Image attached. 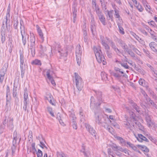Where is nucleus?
I'll use <instances>...</instances> for the list:
<instances>
[{
	"mask_svg": "<svg viewBox=\"0 0 157 157\" xmlns=\"http://www.w3.org/2000/svg\"><path fill=\"white\" fill-rule=\"evenodd\" d=\"M94 111V118L96 123L102 126L106 122H108V119L103 117L101 114V111L99 107L93 108Z\"/></svg>",
	"mask_w": 157,
	"mask_h": 157,
	"instance_id": "obj_1",
	"label": "nucleus"
},
{
	"mask_svg": "<svg viewBox=\"0 0 157 157\" xmlns=\"http://www.w3.org/2000/svg\"><path fill=\"white\" fill-rule=\"evenodd\" d=\"M95 93L94 96L96 98L98 102H97L95 101V99L93 96L90 98V106L92 108H98L101 105V103L102 101V92L100 90H93Z\"/></svg>",
	"mask_w": 157,
	"mask_h": 157,
	"instance_id": "obj_2",
	"label": "nucleus"
},
{
	"mask_svg": "<svg viewBox=\"0 0 157 157\" xmlns=\"http://www.w3.org/2000/svg\"><path fill=\"white\" fill-rule=\"evenodd\" d=\"M13 118L5 116L3 119L2 124L0 127V134H2L5 130L6 125V124L7 128L10 130L12 131L14 128L13 124Z\"/></svg>",
	"mask_w": 157,
	"mask_h": 157,
	"instance_id": "obj_3",
	"label": "nucleus"
},
{
	"mask_svg": "<svg viewBox=\"0 0 157 157\" xmlns=\"http://www.w3.org/2000/svg\"><path fill=\"white\" fill-rule=\"evenodd\" d=\"M114 71L112 72L111 74L115 78V79L121 83H122L121 78L124 77L126 78H128V76L124 73L123 70L117 67H115Z\"/></svg>",
	"mask_w": 157,
	"mask_h": 157,
	"instance_id": "obj_4",
	"label": "nucleus"
},
{
	"mask_svg": "<svg viewBox=\"0 0 157 157\" xmlns=\"http://www.w3.org/2000/svg\"><path fill=\"white\" fill-rule=\"evenodd\" d=\"M94 51L96 59L98 62L99 63H101L104 65H105L106 63V61H105V59L104 56L102 54L101 49L99 48H97L94 47Z\"/></svg>",
	"mask_w": 157,
	"mask_h": 157,
	"instance_id": "obj_5",
	"label": "nucleus"
},
{
	"mask_svg": "<svg viewBox=\"0 0 157 157\" xmlns=\"http://www.w3.org/2000/svg\"><path fill=\"white\" fill-rule=\"evenodd\" d=\"M20 29L21 30V33L22 36V40L23 44L24 46H25L27 42V37L28 39L29 36L27 34L25 30V28L24 23L22 19L20 21Z\"/></svg>",
	"mask_w": 157,
	"mask_h": 157,
	"instance_id": "obj_6",
	"label": "nucleus"
},
{
	"mask_svg": "<svg viewBox=\"0 0 157 157\" xmlns=\"http://www.w3.org/2000/svg\"><path fill=\"white\" fill-rule=\"evenodd\" d=\"M75 82L76 87L79 91H81L83 86V82L81 78L79 75L75 72Z\"/></svg>",
	"mask_w": 157,
	"mask_h": 157,
	"instance_id": "obj_7",
	"label": "nucleus"
},
{
	"mask_svg": "<svg viewBox=\"0 0 157 157\" xmlns=\"http://www.w3.org/2000/svg\"><path fill=\"white\" fill-rule=\"evenodd\" d=\"M20 63L21 70V75L22 78L24 77L25 71V66L24 64V58L23 54L20 52Z\"/></svg>",
	"mask_w": 157,
	"mask_h": 157,
	"instance_id": "obj_8",
	"label": "nucleus"
},
{
	"mask_svg": "<svg viewBox=\"0 0 157 157\" xmlns=\"http://www.w3.org/2000/svg\"><path fill=\"white\" fill-rule=\"evenodd\" d=\"M29 103L28 90L27 88L25 87L24 90L23 108L25 111L27 110V112H28V111L27 109V108Z\"/></svg>",
	"mask_w": 157,
	"mask_h": 157,
	"instance_id": "obj_9",
	"label": "nucleus"
},
{
	"mask_svg": "<svg viewBox=\"0 0 157 157\" xmlns=\"http://www.w3.org/2000/svg\"><path fill=\"white\" fill-rule=\"evenodd\" d=\"M85 127L87 130L93 136L96 138L97 133L95 130L89 124L85 123Z\"/></svg>",
	"mask_w": 157,
	"mask_h": 157,
	"instance_id": "obj_10",
	"label": "nucleus"
},
{
	"mask_svg": "<svg viewBox=\"0 0 157 157\" xmlns=\"http://www.w3.org/2000/svg\"><path fill=\"white\" fill-rule=\"evenodd\" d=\"M53 72L49 70H48L46 72L47 78L51 82V83L54 86L56 85L55 82L54 80L52 77V74Z\"/></svg>",
	"mask_w": 157,
	"mask_h": 157,
	"instance_id": "obj_11",
	"label": "nucleus"
},
{
	"mask_svg": "<svg viewBox=\"0 0 157 157\" xmlns=\"http://www.w3.org/2000/svg\"><path fill=\"white\" fill-rule=\"evenodd\" d=\"M124 125L125 127L131 131L134 127V123L131 121H130L129 120H127V121H124Z\"/></svg>",
	"mask_w": 157,
	"mask_h": 157,
	"instance_id": "obj_12",
	"label": "nucleus"
},
{
	"mask_svg": "<svg viewBox=\"0 0 157 157\" xmlns=\"http://www.w3.org/2000/svg\"><path fill=\"white\" fill-rule=\"evenodd\" d=\"M18 138L19 139V142H20L21 137L19 135L17 134V132L16 131H15L13 133V144H16Z\"/></svg>",
	"mask_w": 157,
	"mask_h": 157,
	"instance_id": "obj_13",
	"label": "nucleus"
},
{
	"mask_svg": "<svg viewBox=\"0 0 157 157\" xmlns=\"http://www.w3.org/2000/svg\"><path fill=\"white\" fill-rule=\"evenodd\" d=\"M35 38L34 34L33 33L30 34L29 38V47L35 46Z\"/></svg>",
	"mask_w": 157,
	"mask_h": 157,
	"instance_id": "obj_14",
	"label": "nucleus"
},
{
	"mask_svg": "<svg viewBox=\"0 0 157 157\" xmlns=\"http://www.w3.org/2000/svg\"><path fill=\"white\" fill-rule=\"evenodd\" d=\"M82 50L81 47L79 44L77 45L76 49V56H82Z\"/></svg>",
	"mask_w": 157,
	"mask_h": 157,
	"instance_id": "obj_15",
	"label": "nucleus"
},
{
	"mask_svg": "<svg viewBox=\"0 0 157 157\" xmlns=\"http://www.w3.org/2000/svg\"><path fill=\"white\" fill-rule=\"evenodd\" d=\"M130 103L133 109H134L137 112L139 113H140V109L136 103H134L132 101H130Z\"/></svg>",
	"mask_w": 157,
	"mask_h": 157,
	"instance_id": "obj_16",
	"label": "nucleus"
},
{
	"mask_svg": "<svg viewBox=\"0 0 157 157\" xmlns=\"http://www.w3.org/2000/svg\"><path fill=\"white\" fill-rule=\"evenodd\" d=\"M10 90L9 86H7L6 88V104L7 105L9 104H10V100L7 99L8 96L10 95Z\"/></svg>",
	"mask_w": 157,
	"mask_h": 157,
	"instance_id": "obj_17",
	"label": "nucleus"
},
{
	"mask_svg": "<svg viewBox=\"0 0 157 157\" xmlns=\"http://www.w3.org/2000/svg\"><path fill=\"white\" fill-rule=\"evenodd\" d=\"M76 6H73L72 7V11H73V21L74 23H75L76 20V17L77 16V8Z\"/></svg>",
	"mask_w": 157,
	"mask_h": 157,
	"instance_id": "obj_18",
	"label": "nucleus"
},
{
	"mask_svg": "<svg viewBox=\"0 0 157 157\" xmlns=\"http://www.w3.org/2000/svg\"><path fill=\"white\" fill-rule=\"evenodd\" d=\"M149 46L151 50L154 52H157V50L156 47L157 46L156 44L154 42H151Z\"/></svg>",
	"mask_w": 157,
	"mask_h": 157,
	"instance_id": "obj_19",
	"label": "nucleus"
},
{
	"mask_svg": "<svg viewBox=\"0 0 157 157\" xmlns=\"http://www.w3.org/2000/svg\"><path fill=\"white\" fill-rule=\"evenodd\" d=\"M36 27L37 29V32L39 35V36H40L42 41H43L44 40V37L43 36V33L41 29H40L39 26L38 25H36Z\"/></svg>",
	"mask_w": 157,
	"mask_h": 157,
	"instance_id": "obj_20",
	"label": "nucleus"
},
{
	"mask_svg": "<svg viewBox=\"0 0 157 157\" xmlns=\"http://www.w3.org/2000/svg\"><path fill=\"white\" fill-rule=\"evenodd\" d=\"M107 13V14H106V16H109V19H108V20L111 19V21H113V10H111L110 11H109L107 10L105 11V12Z\"/></svg>",
	"mask_w": 157,
	"mask_h": 157,
	"instance_id": "obj_21",
	"label": "nucleus"
},
{
	"mask_svg": "<svg viewBox=\"0 0 157 157\" xmlns=\"http://www.w3.org/2000/svg\"><path fill=\"white\" fill-rule=\"evenodd\" d=\"M99 19L102 24L104 25H105L106 24V22L105 21V18L103 14L98 17Z\"/></svg>",
	"mask_w": 157,
	"mask_h": 157,
	"instance_id": "obj_22",
	"label": "nucleus"
},
{
	"mask_svg": "<svg viewBox=\"0 0 157 157\" xmlns=\"http://www.w3.org/2000/svg\"><path fill=\"white\" fill-rule=\"evenodd\" d=\"M130 114H131V117L129 118V121H131L133 123H135L136 124V117L135 114L133 112H130Z\"/></svg>",
	"mask_w": 157,
	"mask_h": 157,
	"instance_id": "obj_23",
	"label": "nucleus"
},
{
	"mask_svg": "<svg viewBox=\"0 0 157 157\" xmlns=\"http://www.w3.org/2000/svg\"><path fill=\"white\" fill-rule=\"evenodd\" d=\"M30 52L32 57H34L35 54V46H30L29 48V52Z\"/></svg>",
	"mask_w": 157,
	"mask_h": 157,
	"instance_id": "obj_24",
	"label": "nucleus"
},
{
	"mask_svg": "<svg viewBox=\"0 0 157 157\" xmlns=\"http://www.w3.org/2000/svg\"><path fill=\"white\" fill-rule=\"evenodd\" d=\"M36 152V150L35 148V144L33 143L31 144V147L29 150V153L31 152L33 154L35 155Z\"/></svg>",
	"mask_w": 157,
	"mask_h": 157,
	"instance_id": "obj_25",
	"label": "nucleus"
},
{
	"mask_svg": "<svg viewBox=\"0 0 157 157\" xmlns=\"http://www.w3.org/2000/svg\"><path fill=\"white\" fill-rule=\"evenodd\" d=\"M116 138L117 140L120 141V143L122 144V146L126 145L125 141L123 138L118 136H116Z\"/></svg>",
	"mask_w": 157,
	"mask_h": 157,
	"instance_id": "obj_26",
	"label": "nucleus"
},
{
	"mask_svg": "<svg viewBox=\"0 0 157 157\" xmlns=\"http://www.w3.org/2000/svg\"><path fill=\"white\" fill-rule=\"evenodd\" d=\"M7 17H6L5 19L3 20V21L2 25L1 28L2 31H3L5 29V27H7Z\"/></svg>",
	"mask_w": 157,
	"mask_h": 157,
	"instance_id": "obj_27",
	"label": "nucleus"
},
{
	"mask_svg": "<svg viewBox=\"0 0 157 157\" xmlns=\"http://www.w3.org/2000/svg\"><path fill=\"white\" fill-rule=\"evenodd\" d=\"M79 113L80 118V121L81 122H83L85 121V119L84 118V115L83 110L81 108H80L79 110Z\"/></svg>",
	"mask_w": 157,
	"mask_h": 157,
	"instance_id": "obj_28",
	"label": "nucleus"
},
{
	"mask_svg": "<svg viewBox=\"0 0 157 157\" xmlns=\"http://www.w3.org/2000/svg\"><path fill=\"white\" fill-rule=\"evenodd\" d=\"M101 75L102 80L105 82L108 80L107 75L105 72H101Z\"/></svg>",
	"mask_w": 157,
	"mask_h": 157,
	"instance_id": "obj_29",
	"label": "nucleus"
},
{
	"mask_svg": "<svg viewBox=\"0 0 157 157\" xmlns=\"http://www.w3.org/2000/svg\"><path fill=\"white\" fill-rule=\"evenodd\" d=\"M7 68L4 65L0 71V75L5 76Z\"/></svg>",
	"mask_w": 157,
	"mask_h": 157,
	"instance_id": "obj_30",
	"label": "nucleus"
},
{
	"mask_svg": "<svg viewBox=\"0 0 157 157\" xmlns=\"http://www.w3.org/2000/svg\"><path fill=\"white\" fill-rule=\"evenodd\" d=\"M117 25L119 29L120 33L122 34H124V29L122 26V23H117Z\"/></svg>",
	"mask_w": 157,
	"mask_h": 157,
	"instance_id": "obj_31",
	"label": "nucleus"
},
{
	"mask_svg": "<svg viewBox=\"0 0 157 157\" xmlns=\"http://www.w3.org/2000/svg\"><path fill=\"white\" fill-rule=\"evenodd\" d=\"M138 82L140 85L146 88L148 87L147 84L145 83V81L144 79L140 78L139 79Z\"/></svg>",
	"mask_w": 157,
	"mask_h": 157,
	"instance_id": "obj_32",
	"label": "nucleus"
},
{
	"mask_svg": "<svg viewBox=\"0 0 157 157\" xmlns=\"http://www.w3.org/2000/svg\"><path fill=\"white\" fill-rule=\"evenodd\" d=\"M130 47L131 48L133 51L136 53L138 55L141 56V52L139 51L137 48H136L134 45H129Z\"/></svg>",
	"mask_w": 157,
	"mask_h": 157,
	"instance_id": "obj_33",
	"label": "nucleus"
},
{
	"mask_svg": "<svg viewBox=\"0 0 157 157\" xmlns=\"http://www.w3.org/2000/svg\"><path fill=\"white\" fill-rule=\"evenodd\" d=\"M101 4V6L102 9H104L106 10L107 8L106 7V4L107 2H105V0H99Z\"/></svg>",
	"mask_w": 157,
	"mask_h": 157,
	"instance_id": "obj_34",
	"label": "nucleus"
},
{
	"mask_svg": "<svg viewBox=\"0 0 157 157\" xmlns=\"http://www.w3.org/2000/svg\"><path fill=\"white\" fill-rule=\"evenodd\" d=\"M145 112V116L146 121L151 120V117L150 114V113L149 112H147V111L146 110Z\"/></svg>",
	"mask_w": 157,
	"mask_h": 157,
	"instance_id": "obj_35",
	"label": "nucleus"
},
{
	"mask_svg": "<svg viewBox=\"0 0 157 157\" xmlns=\"http://www.w3.org/2000/svg\"><path fill=\"white\" fill-rule=\"evenodd\" d=\"M137 146L139 147H140L141 149L146 152H148L149 151V149L145 146L138 145Z\"/></svg>",
	"mask_w": 157,
	"mask_h": 157,
	"instance_id": "obj_36",
	"label": "nucleus"
},
{
	"mask_svg": "<svg viewBox=\"0 0 157 157\" xmlns=\"http://www.w3.org/2000/svg\"><path fill=\"white\" fill-rule=\"evenodd\" d=\"M96 28V23H91L90 28L91 31L93 34L94 35V31H95Z\"/></svg>",
	"mask_w": 157,
	"mask_h": 157,
	"instance_id": "obj_37",
	"label": "nucleus"
},
{
	"mask_svg": "<svg viewBox=\"0 0 157 157\" xmlns=\"http://www.w3.org/2000/svg\"><path fill=\"white\" fill-rule=\"evenodd\" d=\"M151 34V37L155 41H156L157 40V37L156 36L154 35L155 32L152 31L151 29H150V32H149Z\"/></svg>",
	"mask_w": 157,
	"mask_h": 157,
	"instance_id": "obj_38",
	"label": "nucleus"
},
{
	"mask_svg": "<svg viewBox=\"0 0 157 157\" xmlns=\"http://www.w3.org/2000/svg\"><path fill=\"white\" fill-rule=\"evenodd\" d=\"M17 87H15L14 86L13 90V98L16 97L17 96Z\"/></svg>",
	"mask_w": 157,
	"mask_h": 157,
	"instance_id": "obj_39",
	"label": "nucleus"
},
{
	"mask_svg": "<svg viewBox=\"0 0 157 157\" xmlns=\"http://www.w3.org/2000/svg\"><path fill=\"white\" fill-rule=\"evenodd\" d=\"M135 6L140 12H142L143 11L144 8L140 3H138L137 5H135Z\"/></svg>",
	"mask_w": 157,
	"mask_h": 157,
	"instance_id": "obj_40",
	"label": "nucleus"
},
{
	"mask_svg": "<svg viewBox=\"0 0 157 157\" xmlns=\"http://www.w3.org/2000/svg\"><path fill=\"white\" fill-rule=\"evenodd\" d=\"M148 104H150L151 105H152L154 107H155L157 109V105L153 102L152 100H151L150 98H148Z\"/></svg>",
	"mask_w": 157,
	"mask_h": 157,
	"instance_id": "obj_41",
	"label": "nucleus"
},
{
	"mask_svg": "<svg viewBox=\"0 0 157 157\" xmlns=\"http://www.w3.org/2000/svg\"><path fill=\"white\" fill-rule=\"evenodd\" d=\"M144 136L140 134H138L137 136H136V138L137 140L140 142H142V139Z\"/></svg>",
	"mask_w": 157,
	"mask_h": 157,
	"instance_id": "obj_42",
	"label": "nucleus"
},
{
	"mask_svg": "<svg viewBox=\"0 0 157 157\" xmlns=\"http://www.w3.org/2000/svg\"><path fill=\"white\" fill-rule=\"evenodd\" d=\"M32 64H33L41 65V62L40 60L38 59H35L32 62Z\"/></svg>",
	"mask_w": 157,
	"mask_h": 157,
	"instance_id": "obj_43",
	"label": "nucleus"
},
{
	"mask_svg": "<svg viewBox=\"0 0 157 157\" xmlns=\"http://www.w3.org/2000/svg\"><path fill=\"white\" fill-rule=\"evenodd\" d=\"M81 152H82L84 156L86 157H89L87 153L85 151V147L82 146V149L81 150Z\"/></svg>",
	"mask_w": 157,
	"mask_h": 157,
	"instance_id": "obj_44",
	"label": "nucleus"
},
{
	"mask_svg": "<svg viewBox=\"0 0 157 157\" xmlns=\"http://www.w3.org/2000/svg\"><path fill=\"white\" fill-rule=\"evenodd\" d=\"M109 43L110 44L113 50H115L117 48L115 43L112 40H109Z\"/></svg>",
	"mask_w": 157,
	"mask_h": 157,
	"instance_id": "obj_45",
	"label": "nucleus"
},
{
	"mask_svg": "<svg viewBox=\"0 0 157 157\" xmlns=\"http://www.w3.org/2000/svg\"><path fill=\"white\" fill-rule=\"evenodd\" d=\"M102 127H104L108 131H109V129L111 127L109 125L108 123V122H106L105 123V124H104Z\"/></svg>",
	"mask_w": 157,
	"mask_h": 157,
	"instance_id": "obj_46",
	"label": "nucleus"
},
{
	"mask_svg": "<svg viewBox=\"0 0 157 157\" xmlns=\"http://www.w3.org/2000/svg\"><path fill=\"white\" fill-rule=\"evenodd\" d=\"M126 52L132 57L133 58L136 57L135 54L133 53V52H132L131 49H129Z\"/></svg>",
	"mask_w": 157,
	"mask_h": 157,
	"instance_id": "obj_47",
	"label": "nucleus"
},
{
	"mask_svg": "<svg viewBox=\"0 0 157 157\" xmlns=\"http://www.w3.org/2000/svg\"><path fill=\"white\" fill-rule=\"evenodd\" d=\"M11 150L12 155H14L15 154L16 151L15 144H13L12 146H11Z\"/></svg>",
	"mask_w": 157,
	"mask_h": 157,
	"instance_id": "obj_48",
	"label": "nucleus"
},
{
	"mask_svg": "<svg viewBox=\"0 0 157 157\" xmlns=\"http://www.w3.org/2000/svg\"><path fill=\"white\" fill-rule=\"evenodd\" d=\"M141 93L144 96L145 99L146 100L147 102L148 103V100L147 99L148 98H150L148 96L147 94H146V92L142 90L141 91Z\"/></svg>",
	"mask_w": 157,
	"mask_h": 157,
	"instance_id": "obj_49",
	"label": "nucleus"
},
{
	"mask_svg": "<svg viewBox=\"0 0 157 157\" xmlns=\"http://www.w3.org/2000/svg\"><path fill=\"white\" fill-rule=\"evenodd\" d=\"M147 125L148 127L149 128H151L152 127V125H153V123H154L151 120H148L146 121Z\"/></svg>",
	"mask_w": 157,
	"mask_h": 157,
	"instance_id": "obj_50",
	"label": "nucleus"
},
{
	"mask_svg": "<svg viewBox=\"0 0 157 157\" xmlns=\"http://www.w3.org/2000/svg\"><path fill=\"white\" fill-rule=\"evenodd\" d=\"M149 92L152 98L154 99L155 100L157 101V96L154 92L152 90L150 91Z\"/></svg>",
	"mask_w": 157,
	"mask_h": 157,
	"instance_id": "obj_51",
	"label": "nucleus"
},
{
	"mask_svg": "<svg viewBox=\"0 0 157 157\" xmlns=\"http://www.w3.org/2000/svg\"><path fill=\"white\" fill-rule=\"evenodd\" d=\"M115 12V14L114 15L116 18H117L118 19H120L121 18V17L119 15V11L116 9H115L114 10Z\"/></svg>",
	"mask_w": 157,
	"mask_h": 157,
	"instance_id": "obj_52",
	"label": "nucleus"
},
{
	"mask_svg": "<svg viewBox=\"0 0 157 157\" xmlns=\"http://www.w3.org/2000/svg\"><path fill=\"white\" fill-rule=\"evenodd\" d=\"M70 117L72 121H75L76 119V117L75 116V115L74 113H71L70 115Z\"/></svg>",
	"mask_w": 157,
	"mask_h": 157,
	"instance_id": "obj_53",
	"label": "nucleus"
},
{
	"mask_svg": "<svg viewBox=\"0 0 157 157\" xmlns=\"http://www.w3.org/2000/svg\"><path fill=\"white\" fill-rule=\"evenodd\" d=\"M72 126L73 128L77 129V123L75 121H72Z\"/></svg>",
	"mask_w": 157,
	"mask_h": 157,
	"instance_id": "obj_54",
	"label": "nucleus"
},
{
	"mask_svg": "<svg viewBox=\"0 0 157 157\" xmlns=\"http://www.w3.org/2000/svg\"><path fill=\"white\" fill-rule=\"evenodd\" d=\"M143 51L144 53H145L146 56L150 58L151 56L150 55V53H149V52L148 50H146L144 49H143Z\"/></svg>",
	"mask_w": 157,
	"mask_h": 157,
	"instance_id": "obj_55",
	"label": "nucleus"
},
{
	"mask_svg": "<svg viewBox=\"0 0 157 157\" xmlns=\"http://www.w3.org/2000/svg\"><path fill=\"white\" fill-rule=\"evenodd\" d=\"M36 154L37 157H42L43 155L42 152L40 149L38 150L36 152Z\"/></svg>",
	"mask_w": 157,
	"mask_h": 157,
	"instance_id": "obj_56",
	"label": "nucleus"
},
{
	"mask_svg": "<svg viewBox=\"0 0 157 157\" xmlns=\"http://www.w3.org/2000/svg\"><path fill=\"white\" fill-rule=\"evenodd\" d=\"M81 56H76V61L78 64L80 66L81 62Z\"/></svg>",
	"mask_w": 157,
	"mask_h": 157,
	"instance_id": "obj_57",
	"label": "nucleus"
},
{
	"mask_svg": "<svg viewBox=\"0 0 157 157\" xmlns=\"http://www.w3.org/2000/svg\"><path fill=\"white\" fill-rule=\"evenodd\" d=\"M121 65L122 67L126 69H128L129 68V67L127 63H121Z\"/></svg>",
	"mask_w": 157,
	"mask_h": 157,
	"instance_id": "obj_58",
	"label": "nucleus"
},
{
	"mask_svg": "<svg viewBox=\"0 0 157 157\" xmlns=\"http://www.w3.org/2000/svg\"><path fill=\"white\" fill-rule=\"evenodd\" d=\"M40 51H42L44 52H46V48L45 46H43L42 45H40Z\"/></svg>",
	"mask_w": 157,
	"mask_h": 157,
	"instance_id": "obj_59",
	"label": "nucleus"
},
{
	"mask_svg": "<svg viewBox=\"0 0 157 157\" xmlns=\"http://www.w3.org/2000/svg\"><path fill=\"white\" fill-rule=\"evenodd\" d=\"M39 54L40 56L41 57H43L45 56H47V55L45 53V52L40 51Z\"/></svg>",
	"mask_w": 157,
	"mask_h": 157,
	"instance_id": "obj_60",
	"label": "nucleus"
},
{
	"mask_svg": "<svg viewBox=\"0 0 157 157\" xmlns=\"http://www.w3.org/2000/svg\"><path fill=\"white\" fill-rule=\"evenodd\" d=\"M105 52L108 57L109 58H111L112 57V54L109 50L105 51Z\"/></svg>",
	"mask_w": 157,
	"mask_h": 157,
	"instance_id": "obj_61",
	"label": "nucleus"
},
{
	"mask_svg": "<svg viewBox=\"0 0 157 157\" xmlns=\"http://www.w3.org/2000/svg\"><path fill=\"white\" fill-rule=\"evenodd\" d=\"M95 12L98 17L103 14L102 11L100 9Z\"/></svg>",
	"mask_w": 157,
	"mask_h": 157,
	"instance_id": "obj_62",
	"label": "nucleus"
},
{
	"mask_svg": "<svg viewBox=\"0 0 157 157\" xmlns=\"http://www.w3.org/2000/svg\"><path fill=\"white\" fill-rule=\"evenodd\" d=\"M138 127L139 129L141 131H144V128L143 126L140 123L138 124Z\"/></svg>",
	"mask_w": 157,
	"mask_h": 157,
	"instance_id": "obj_63",
	"label": "nucleus"
},
{
	"mask_svg": "<svg viewBox=\"0 0 157 157\" xmlns=\"http://www.w3.org/2000/svg\"><path fill=\"white\" fill-rule=\"evenodd\" d=\"M57 157H65V154L63 152H57Z\"/></svg>",
	"mask_w": 157,
	"mask_h": 157,
	"instance_id": "obj_64",
	"label": "nucleus"
}]
</instances>
